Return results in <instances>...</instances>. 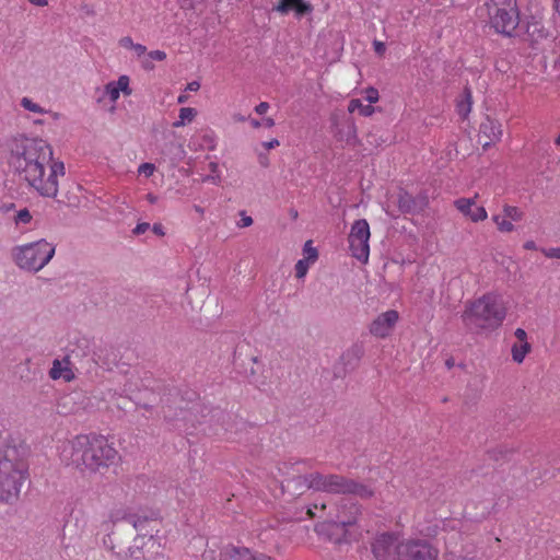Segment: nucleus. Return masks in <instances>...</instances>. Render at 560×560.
<instances>
[{
  "mask_svg": "<svg viewBox=\"0 0 560 560\" xmlns=\"http://www.w3.org/2000/svg\"><path fill=\"white\" fill-rule=\"evenodd\" d=\"M439 550L425 539L400 541L395 547V560H438Z\"/></svg>",
  "mask_w": 560,
  "mask_h": 560,
  "instance_id": "nucleus-10",
  "label": "nucleus"
},
{
  "mask_svg": "<svg viewBox=\"0 0 560 560\" xmlns=\"http://www.w3.org/2000/svg\"><path fill=\"white\" fill-rule=\"evenodd\" d=\"M457 209L466 215H469L474 222L485 220L487 218V211L483 207L476 206L471 199H458L456 201Z\"/></svg>",
  "mask_w": 560,
  "mask_h": 560,
  "instance_id": "nucleus-21",
  "label": "nucleus"
},
{
  "mask_svg": "<svg viewBox=\"0 0 560 560\" xmlns=\"http://www.w3.org/2000/svg\"><path fill=\"white\" fill-rule=\"evenodd\" d=\"M197 116V110L192 107H182L179 109V119L173 122L174 128L183 127L186 121L190 122Z\"/></svg>",
  "mask_w": 560,
  "mask_h": 560,
  "instance_id": "nucleus-34",
  "label": "nucleus"
},
{
  "mask_svg": "<svg viewBox=\"0 0 560 560\" xmlns=\"http://www.w3.org/2000/svg\"><path fill=\"white\" fill-rule=\"evenodd\" d=\"M272 10L282 15L293 12L295 19L301 20L302 18L310 15L313 12L314 7L306 0H279Z\"/></svg>",
  "mask_w": 560,
  "mask_h": 560,
  "instance_id": "nucleus-16",
  "label": "nucleus"
},
{
  "mask_svg": "<svg viewBox=\"0 0 560 560\" xmlns=\"http://www.w3.org/2000/svg\"><path fill=\"white\" fill-rule=\"evenodd\" d=\"M117 458L118 452L103 435H78L71 442L70 459L77 467L83 465L92 472L103 474Z\"/></svg>",
  "mask_w": 560,
  "mask_h": 560,
  "instance_id": "nucleus-2",
  "label": "nucleus"
},
{
  "mask_svg": "<svg viewBox=\"0 0 560 560\" xmlns=\"http://www.w3.org/2000/svg\"><path fill=\"white\" fill-rule=\"evenodd\" d=\"M149 518V523H144V529L142 532H136V535L140 536V537H145L148 538L149 536H154L153 533H158L159 529L155 528V526L153 525L156 524L158 522V518L156 517H153L152 516H147Z\"/></svg>",
  "mask_w": 560,
  "mask_h": 560,
  "instance_id": "nucleus-41",
  "label": "nucleus"
},
{
  "mask_svg": "<svg viewBox=\"0 0 560 560\" xmlns=\"http://www.w3.org/2000/svg\"><path fill=\"white\" fill-rule=\"evenodd\" d=\"M359 361L358 352H341L332 365L334 378H343L348 372L355 369Z\"/></svg>",
  "mask_w": 560,
  "mask_h": 560,
  "instance_id": "nucleus-19",
  "label": "nucleus"
},
{
  "mask_svg": "<svg viewBox=\"0 0 560 560\" xmlns=\"http://www.w3.org/2000/svg\"><path fill=\"white\" fill-rule=\"evenodd\" d=\"M132 49L136 51L137 56H139V57L144 55L147 51V47L142 44H135L132 46Z\"/></svg>",
  "mask_w": 560,
  "mask_h": 560,
  "instance_id": "nucleus-64",
  "label": "nucleus"
},
{
  "mask_svg": "<svg viewBox=\"0 0 560 560\" xmlns=\"http://www.w3.org/2000/svg\"><path fill=\"white\" fill-rule=\"evenodd\" d=\"M480 132L490 141L499 140L502 135L501 125L487 117L486 121L480 125Z\"/></svg>",
  "mask_w": 560,
  "mask_h": 560,
  "instance_id": "nucleus-28",
  "label": "nucleus"
},
{
  "mask_svg": "<svg viewBox=\"0 0 560 560\" xmlns=\"http://www.w3.org/2000/svg\"><path fill=\"white\" fill-rule=\"evenodd\" d=\"M528 352H512L513 361L516 363H522Z\"/></svg>",
  "mask_w": 560,
  "mask_h": 560,
  "instance_id": "nucleus-63",
  "label": "nucleus"
},
{
  "mask_svg": "<svg viewBox=\"0 0 560 560\" xmlns=\"http://www.w3.org/2000/svg\"><path fill=\"white\" fill-rule=\"evenodd\" d=\"M525 34L527 35V38L530 40L532 45L549 36V32L544 26V24L534 19L527 22Z\"/></svg>",
  "mask_w": 560,
  "mask_h": 560,
  "instance_id": "nucleus-24",
  "label": "nucleus"
},
{
  "mask_svg": "<svg viewBox=\"0 0 560 560\" xmlns=\"http://www.w3.org/2000/svg\"><path fill=\"white\" fill-rule=\"evenodd\" d=\"M74 339H75V348L78 350H84V349L90 348V346H91L90 345L91 341L88 338H85V337H80V338L79 337H74Z\"/></svg>",
  "mask_w": 560,
  "mask_h": 560,
  "instance_id": "nucleus-53",
  "label": "nucleus"
},
{
  "mask_svg": "<svg viewBox=\"0 0 560 560\" xmlns=\"http://www.w3.org/2000/svg\"><path fill=\"white\" fill-rule=\"evenodd\" d=\"M48 374L51 380L61 378L65 382L74 380L75 375L72 371V363L70 362L69 355L62 359H55Z\"/></svg>",
  "mask_w": 560,
  "mask_h": 560,
  "instance_id": "nucleus-20",
  "label": "nucleus"
},
{
  "mask_svg": "<svg viewBox=\"0 0 560 560\" xmlns=\"http://www.w3.org/2000/svg\"><path fill=\"white\" fill-rule=\"evenodd\" d=\"M304 259L310 262H315L318 258V252L315 247H313V241L308 240L305 242L303 246Z\"/></svg>",
  "mask_w": 560,
  "mask_h": 560,
  "instance_id": "nucleus-40",
  "label": "nucleus"
},
{
  "mask_svg": "<svg viewBox=\"0 0 560 560\" xmlns=\"http://www.w3.org/2000/svg\"><path fill=\"white\" fill-rule=\"evenodd\" d=\"M117 88L118 92H122L125 95H131L132 90L129 86V77L120 75L117 81H112Z\"/></svg>",
  "mask_w": 560,
  "mask_h": 560,
  "instance_id": "nucleus-42",
  "label": "nucleus"
},
{
  "mask_svg": "<svg viewBox=\"0 0 560 560\" xmlns=\"http://www.w3.org/2000/svg\"><path fill=\"white\" fill-rule=\"evenodd\" d=\"M234 370L248 382L257 383L264 372V363L253 352H233Z\"/></svg>",
  "mask_w": 560,
  "mask_h": 560,
  "instance_id": "nucleus-12",
  "label": "nucleus"
},
{
  "mask_svg": "<svg viewBox=\"0 0 560 560\" xmlns=\"http://www.w3.org/2000/svg\"><path fill=\"white\" fill-rule=\"evenodd\" d=\"M0 464L7 463L14 468L28 471L30 445L20 436L9 434L3 439L0 448Z\"/></svg>",
  "mask_w": 560,
  "mask_h": 560,
  "instance_id": "nucleus-8",
  "label": "nucleus"
},
{
  "mask_svg": "<svg viewBox=\"0 0 560 560\" xmlns=\"http://www.w3.org/2000/svg\"><path fill=\"white\" fill-rule=\"evenodd\" d=\"M218 342L220 348L225 347L226 350H237L238 348H243V345L240 341V336L233 331L221 334Z\"/></svg>",
  "mask_w": 560,
  "mask_h": 560,
  "instance_id": "nucleus-29",
  "label": "nucleus"
},
{
  "mask_svg": "<svg viewBox=\"0 0 560 560\" xmlns=\"http://www.w3.org/2000/svg\"><path fill=\"white\" fill-rule=\"evenodd\" d=\"M482 388L480 386V381L474 378L472 382H469L464 394L463 401L464 405L468 408L476 406L479 399L481 398Z\"/></svg>",
  "mask_w": 560,
  "mask_h": 560,
  "instance_id": "nucleus-25",
  "label": "nucleus"
},
{
  "mask_svg": "<svg viewBox=\"0 0 560 560\" xmlns=\"http://www.w3.org/2000/svg\"><path fill=\"white\" fill-rule=\"evenodd\" d=\"M269 108V104L267 102H261L255 107V112L258 115H264Z\"/></svg>",
  "mask_w": 560,
  "mask_h": 560,
  "instance_id": "nucleus-62",
  "label": "nucleus"
},
{
  "mask_svg": "<svg viewBox=\"0 0 560 560\" xmlns=\"http://www.w3.org/2000/svg\"><path fill=\"white\" fill-rule=\"evenodd\" d=\"M364 98H365V101L369 102L370 105H372L373 103H376L380 98L378 91L373 86H369L364 91Z\"/></svg>",
  "mask_w": 560,
  "mask_h": 560,
  "instance_id": "nucleus-49",
  "label": "nucleus"
},
{
  "mask_svg": "<svg viewBox=\"0 0 560 560\" xmlns=\"http://www.w3.org/2000/svg\"><path fill=\"white\" fill-rule=\"evenodd\" d=\"M149 58L156 61H163L166 58V54L162 50H152L148 54Z\"/></svg>",
  "mask_w": 560,
  "mask_h": 560,
  "instance_id": "nucleus-55",
  "label": "nucleus"
},
{
  "mask_svg": "<svg viewBox=\"0 0 560 560\" xmlns=\"http://www.w3.org/2000/svg\"><path fill=\"white\" fill-rule=\"evenodd\" d=\"M112 520V530L104 537V546L117 556H127L130 538L136 532L144 529V523H149L147 515L135 513H121L118 511Z\"/></svg>",
  "mask_w": 560,
  "mask_h": 560,
  "instance_id": "nucleus-4",
  "label": "nucleus"
},
{
  "mask_svg": "<svg viewBox=\"0 0 560 560\" xmlns=\"http://www.w3.org/2000/svg\"><path fill=\"white\" fill-rule=\"evenodd\" d=\"M119 94L120 93L112 81L105 85L104 95L108 96L112 102H116L119 98Z\"/></svg>",
  "mask_w": 560,
  "mask_h": 560,
  "instance_id": "nucleus-48",
  "label": "nucleus"
},
{
  "mask_svg": "<svg viewBox=\"0 0 560 560\" xmlns=\"http://www.w3.org/2000/svg\"><path fill=\"white\" fill-rule=\"evenodd\" d=\"M13 210H15V203L13 202H5L0 206V212L3 214H7Z\"/></svg>",
  "mask_w": 560,
  "mask_h": 560,
  "instance_id": "nucleus-59",
  "label": "nucleus"
},
{
  "mask_svg": "<svg viewBox=\"0 0 560 560\" xmlns=\"http://www.w3.org/2000/svg\"><path fill=\"white\" fill-rule=\"evenodd\" d=\"M310 264L311 262L304 258L298 260V262L295 264V277L298 279H302L306 276V273L308 271Z\"/></svg>",
  "mask_w": 560,
  "mask_h": 560,
  "instance_id": "nucleus-46",
  "label": "nucleus"
},
{
  "mask_svg": "<svg viewBox=\"0 0 560 560\" xmlns=\"http://www.w3.org/2000/svg\"><path fill=\"white\" fill-rule=\"evenodd\" d=\"M399 319V313L395 310H388L380 314L370 325V332L375 337L385 338L394 329Z\"/></svg>",
  "mask_w": 560,
  "mask_h": 560,
  "instance_id": "nucleus-15",
  "label": "nucleus"
},
{
  "mask_svg": "<svg viewBox=\"0 0 560 560\" xmlns=\"http://www.w3.org/2000/svg\"><path fill=\"white\" fill-rule=\"evenodd\" d=\"M338 511L339 520L322 524L318 533L335 545L348 544L351 540L348 527L355 524L361 506L351 498H345L340 500Z\"/></svg>",
  "mask_w": 560,
  "mask_h": 560,
  "instance_id": "nucleus-5",
  "label": "nucleus"
},
{
  "mask_svg": "<svg viewBox=\"0 0 560 560\" xmlns=\"http://www.w3.org/2000/svg\"><path fill=\"white\" fill-rule=\"evenodd\" d=\"M8 165L20 182L34 189L45 175V166L52 160L50 144L38 137L16 135L8 141Z\"/></svg>",
  "mask_w": 560,
  "mask_h": 560,
  "instance_id": "nucleus-1",
  "label": "nucleus"
},
{
  "mask_svg": "<svg viewBox=\"0 0 560 560\" xmlns=\"http://www.w3.org/2000/svg\"><path fill=\"white\" fill-rule=\"evenodd\" d=\"M55 246L46 240H39L12 249V257L20 269L37 272L54 257Z\"/></svg>",
  "mask_w": 560,
  "mask_h": 560,
  "instance_id": "nucleus-6",
  "label": "nucleus"
},
{
  "mask_svg": "<svg viewBox=\"0 0 560 560\" xmlns=\"http://www.w3.org/2000/svg\"><path fill=\"white\" fill-rule=\"evenodd\" d=\"M398 536L395 533L386 532L378 535L372 544V552L376 560H388L392 548H395Z\"/></svg>",
  "mask_w": 560,
  "mask_h": 560,
  "instance_id": "nucleus-17",
  "label": "nucleus"
},
{
  "mask_svg": "<svg viewBox=\"0 0 560 560\" xmlns=\"http://www.w3.org/2000/svg\"><path fill=\"white\" fill-rule=\"evenodd\" d=\"M287 487L288 488H292L293 489V494H303L304 492H306V488H305V485H304V481H302V478H301V475H298V476H293L291 478H289L287 480Z\"/></svg>",
  "mask_w": 560,
  "mask_h": 560,
  "instance_id": "nucleus-38",
  "label": "nucleus"
},
{
  "mask_svg": "<svg viewBox=\"0 0 560 560\" xmlns=\"http://www.w3.org/2000/svg\"><path fill=\"white\" fill-rule=\"evenodd\" d=\"M30 363V360H26V362L24 364H20L19 365V370H18V373H20V377L22 380H25V381H32L33 380V376L31 375L32 372L30 369H27V372H24V374L21 372V370H23L24 368H26V365ZM33 375H35V371L33 372Z\"/></svg>",
  "mask_w": 560,
  "mask_h": 560,
  "instance_id": "nucleus-52",
  "label": "nucleus"
},
{
  "mask_svg": "<svg viewBox=\"0 0 560 560\" xmlns=\"http://www.w3.org/2000/svg\"><path fill=\"white\" fill-rule=\"evenodd\" d=\"M198 407H199V405H198V404H195L190 410H184L183 408H180V415H182V417H180V418H174V417H173V415H172V408H171V406H167L166 408H165V407L163 408L164 418H165L166 420H182V421H187V420H188V416H190V415L192 413V411H197V410H198Z\"/></svg>",
  "mask_w": 560,
  "mask_h": 560,
  "instance_id": "nucleus-36",
  "label": "nucleus"
},
{
  "mask_svg": "<svg viewBox=\"0 0 560 560\" xmlns=\"http://www.w3.org/2000/svg\"><path fill=\"white\" fill-rule=\"evenodd\" d=\"M243 214V218L241 219V221L238 222V226L240 228H247V226H250L253 224V219L252 217H248V215H245L244 212H242Z\"/></svg>",
  "mask_w": 560,
  "mask_h": 560,
  "instance_id": "nucleus-60",
  "label": "nucleus"
},
{
  "mask_svg": "<svg viewBox=\"0 0 560 560\" xmlns=\"http://www.w3.org/2000/svg\"><path fill=\"white\" fill-rule=\"evenodd\" d=\"M374 50L377 55H383L386 50V46L383 42L374 40Z\"/></svg>",
  "mask_w": 560,
  "mask_h": 560,
  "instance_id": "nucleus-61",
  "label": "nucleus"
},
{
  "mask_svg": "<svg viewBox=\"0 0 560 560\" xmlns=\"http://www.w3.org/2000/svg\"><path fill=\"white\" fill-rule=\"evenodd\" d=\"M32 221V214L27 208H23L19 210L14 217V223L19 224H28Z\"/></svg>",
  "mask_w": 560,
  "mask_h": 560,
  "instance_id": "nucleus-45",
  "label": "nucleus"
},
{
  "mask_svg": "<svg viewBox=\"0 0 560 560\" xmlns=\"http://www.w3.org/2000/svg\"><path fill=\"white\" fill-rule=\"evenodd\" d=\"M359 110L360 114L364 117H369L373 115L376 110H381L380 107H374L373 105H364L360 98H352L349 102L348 110L353 113L354 110Z\"/></svg>",
  "mask_w": 560,
  "mask_h": 560,
  "instance_id": "nucleus-32",
  "label": "nucleus"
},
{
  "mask_svg": "<svg viewBox=\"0 0 560 560\" xmlns=\"http://www.w3.org/2000/svg\"><path fill=\"white\" fill-rule=\"evenodd\" d=\"M307 467L308 468L312 467V460H310V459H298L295 462H291V460L282 462L279 465L278 469H279V471L282 475H288L289 474V469H294L296 472H301L302 470H304Z\"/></svg>",
  "mask_w": 560,
  "mask_h": 560,
  "instance_id": "nucleus-31",
  "label": "nucleus"
},
{
  "mask_svg": "<svg viewBox=\"0 0 560 560\" xmlns=\"http://www.w3.org/2000/svg\"><path fill=\"white\" fill-rule=\"evenodd\" d=\"M21 105L30 110V112H33V113H39V114H43L45 113V109L42 108L38 104L34 103L31 98L28 97H23L21 100Z\"/></svg>",
  "mask_w": 560,
  "mask_h": 560,
  "instance_id": "nucleus-47",
  "label": "nucleus"
},
{
  "mask_svg": "<svg viewBox=\"0 0 560 560\" xmlns=\"http://www.w3.org/2000/svg\"><path fill=\"white\" fill-rule=\"evenodd\" d=\"M547 464L551 465V467L555 469V470H560V467L557 466L558 464V455L556 454H550L547 456Z\"/></svg>",
  "mask_w": 560,
  "mask_h": 560,
  "instance_id": "nucleus-57",
  "label": "nucleus"
},
{
  "mask_svg": "<svg viewBox=\"0 0 560 560\" xmlns=\"http://www.w3.org/2000/svg\"><path fill=\"white\" fill-rule=\"evenodd\" d=\"M156 541L154 536L140 537L136 535L133 537V542L128 547L127 556L137 560L147 559L150 555L153 553V548L155 547Z\"/></svg>",
  "mask_w": 560,
  "mask_h": 560,
  "instance_id": "nucleus-18",
  "label": "nucleus"
},
{
  "mask_svg": "<svg viewBox=\"0 0 560 560\" xmlns=\"http://www.w3.org/2000/svg\"><path fill=\"white\" fill-rule=\"evenodd\" d=\"M497 5L493 14H490V24L497 33L512 37L520 24V11L517 0H492Z\"/></svg>",
  "mask_w": 560,
  "mask_h": 560,
  "instance_id": "nucleus-7",
  "label": "nucleus"
},
{
  "mask_svg": "<svg viewBox=\"0 0 560 560\" xmlns=\"http://www.w3.org/2000/svg\"><path fill=\"white\" fill-rule=\"evenodd\" d=\"M336 137L339 141H345L350 147H357L360 143L357 136V127L352 120L347 121L342 128H339Z\"/></svg>",
  "mask_w": 560,
  "mask_h": 560,
  "instance_id": "nucleus-26",
  "label": "nucleus"
},
{
  "mask_svg": "<svg viewBox=\"0 0 560 560\" xmlns=\"http://www.w3.org/2000/svg\"><path fill=\"white\" fill-rule=\"evenodd\" d=\"M119 45L121 47L132 49V46L135 45V43L130 36H125V37L120 38Z\"/></svg>",
  "mask_w": 560,
  "mask_h": 560,
  "instance_id": "nucleus-58",
  "label": "nucleus"
},
{
  "mask_svg": "<svg viewBox=\"0 0 560 560\" xmlns=\"http://www.w3.org/2000/svg\"><path fill=\"white\" fill-rule=\"evenodd\" d=\"M370 236L371 232L369 222L365 219L355 220L351 226L348 241L352 256L361 262H366L369 260Z\"/></svg>",
  "mask_w": 560,
  "mask_h": 560,
  "instance_id": "nucleus-11",
  "label": "nucleus"
},
{
  "mask_svg": "<svg viewBox=\"0 0 560 560\" xmlns=\"http://www.w3.org/2000/svg\"><path fill=\"white\" fill-rule=\"evenodd\" d=\"M429 205L425 195L412 196L406 190H400L397 198V206L401 213L418 214L422 212Z\"/></svg>",
  "mask_w": 560,
  "mask_h": 560,
  "instance_id": "nucleus-14",
  "label": "nucleus"
},
{
  "mask_svg": "<svg viewBox=\"0 0 560 560\" xmlns=\"http://www.w3.org/2000/svg\"><path fill=\"white\" fill-rule=\"evenodd\" d=\"M493 222L497 224L498 230L500 232H512L514 230V225L511 221L505 220L499 214L493 215Z\"/></svg>",
  "mask_w": 560,
  "mask_h": 560,
  "instance_id": "nucleus-44",
  "label": "nucleus"
},
{
  "mask_svg": "<svg viewBox=\"0 0 560 560\" xmlns=\"http://www.w3.org/2000/svg\"><path fill=\"white\" fill-rule=\"evenodd\" d=\"M93 360H95L96 363H100L102 361L103 368L105 370L112 371L114 368H117L120 372H126L124 368L127 364L120 363V361L118 360L119 352H93Z\"/></svg>",
  "mask_w": 560,
  "mask_h": 560,
  "instance_id": "nucleus-22",
  "label": "nucleus"
},
{
  "mask_svg": "<svg viewBox=\"0 0 560 560\" xmlns=\"http://www.w3.org/2000/svg\"><path fill=\"white\" fill-rule=\"evenodd\" d=\"M544 254L549 258L560 259V247L549 248L547 250H544Z\"/></svg>",
  "mask_w": 560,
  "mask_h": 560,
  "instance_id": "nucleus-56",
  "label": "nucleus"
},
{
  "mask_svg": "<svg viewBox=\"0 0 560 560\" xmlns=\"http://www.w3.org/2000/svg\"><path fill=\"white\" fill-rule=\"evenodd\" d=\"M154 171L155 166L152 163H142L138 170L139 174H144L147 177L153 175Z\"/></svg>",
  "mask_w": 560,
  "mask_h": 560,
  "instance_id": "nucleus-50",
  "label": "nucleus"
},
{
  "mask_svg": "<svg viewBox=\"0 0 560 560\" xmlns=\"http://www.w3.org/2000/svg\"><path fill=\"white\" fill-rule=\"evenodd\" d=\"M28 471L20 470L7 463L0 464V501L13 503L19 499L21 486L26 480Z\"/></svg>",
  "mask_w": 560,
  "mask_h": 560,
  "instance_id": "nucleus-9",
  "label": "nucleus"
},
{
  "mask_svg": "<svg viewBox=\"0 0 560 560\" xmlns=\"http://www.w3.org/2000/svg\"><path fill=\"white\" fill-rule=\"evenodd\" d=\"M327 481L328 475H323L318 471L311 472L310 487L312 490L326 492Z\"/></svg>",
  "mask_w": 560,
  "mask_h": 560,
  "instance_id": "nucleus-33",
  "label": "nucleus"
},
{
  "mask_svg": "<svg viewBox=\"0 0 560 560\" xmlns=\"http://www.w3.org/2000/svg\"><path fill=\"white\" fill-rule=\"evenodd\" d=\"M506 310L494 295L486 294L478 299L465 311L463 317L466 325L479 332L494 330L502 325Z\"/></svg>",
  "mask_w": 560,
  "mask_h": 560,
  "instance_id": "nucleus-3",
  "label": "nucleus"
},
{
  "mask_svg": "<svg viewBox=\"0 0 560 560\" xmlns=\"http://www.w3.org/2000/svg\"><path fill=\"white\" fill-rule=\"evenodd\" d=\"M472 105V94L471 90L468 85H466L463 90L462 100L457 102V113L463 118L466 119L471 110Z\"/></svg>",
  "mask_w": 560,
  "mask_h": 560,
  "instance_id": "nucleus-27",
  "label": "nucleus"
},
{
  "mask_svg": "<svg viewBox=\"0 0 560 560\" xmlns=\"http://www.w3.org/2000/svg\"><path fill=\"white\" fill-rule=\"evenodd\" d=\"M30 363V360H26V362L24 364H20L19 365V370H18V373H20V377L22 380H25V381H32L33 380V376L31 375L32 372L30 369H27V372H24V374L21 372V370H23L24 368H26V365ZM33 375H35V371L33 372Z\"/></svg>",
  "mask_w": 560,
  "mask_h": 560,
  "instance_id": "nucleus-51",
  "label": "nucleus"
},
{
  "mask_svg": "<svg viewBox=\"0 0 560 560\" xmlns=\"http://www.w3.org/2000/svg\"><path fill=\"white\" fill-rule=\"evenodd\" d=\"M514 335L522 343L521 346H518L516 342L513 343L511 350H532V346L527 341V334L524 329L517 328Z\"/></svg>",
  "mask_w": 560,
  "mask_h": 560,
  "instance_id": "nucleus-39",
  "label": "nucleus"
},
{
  "mask_svg": "<svg viewBox=\"0 0 560 560\" xmlns=\"http://www.w3.org/2000/svg\"><path fill=\"white\" fill-rule=\"evenodd\" d=\"M351 479L342 475L329 474L327 481L328 493L348 494Z\"/></svg>",
  "mask_w": 560,
  "mask_h": 560,
  "instance_id": "nucleus-23",
  "label": "nucleus"
},
{
  "mask_svg": "<svg viewBox=\"0 0 560 560\" xmlns=\"http://www.w3.org/2000/svg\"><path fill=\"white\" fill-rule=\"evenodd\" d=\"M504 218H509L512 221H521L523 218V212L514 206L504 205L503 207Z\"/></svg>",
  "mask_w": 560,
  "mask_h": 560,
  "instance_id": "nucleus-43",
  "label": "nucleus"
},
{
  "mask_svg": "<svg viewBox=\"0 0 560 560\" xmlns=\"http://www.w3.org/2000/svg\"><path fill=\"white\" fill-rule=\"evenodd\" d=\"M348 494L355 495L362 500H368L374 495V490L371 489L368 485L351 479Z\"/></svg>",
  "mask_w": 560,
  "mask_h": 560,
  "instance_id": "nucleus-30",
  "label": "nucleus"
},
{
  "mask_svg": "<svg viewBox=\"0 0 560 560\" xmlns=\"http://www.w3.org/2000/svg\"><path fill=\"white\" fill-rule=\"evenodd\" d=\"M512 454L513 450L504 446H499L487 452L489 459L494 462H499L500 459L509 460Z\"/></svg>",
  "mask_w": 560,
  "mask_h": 560,
  "instance_id": "nucleus-35",
  "label": "nucleus"
},
{
  "mask_svg": "<svg viewBox=\"0 0 560 560\" xmlns=\"http://www.w3.org/2000/svg\"><path fill=\"white\" fill-rule=\"evenodd\" d=\"M50 172L46 179L44 176L40 177V184H36L34 190H36L42 197L56 198L58 194V176L65 175V164L60 161H50Z\"/></svg>",
  "mask_w": 560,
  "mask_h": 560,
  "instance_id": "nucleus-13",
  "label": "nucleus"
},
{
  "mask_svg": "<svg viewBox=\"0 0 560 560\" xmlns=\"http://www.w3.org/2000/svg\"><path fill=\"white\" fill-rule=\"evenodd\" d=\"M150 229V224L148 222H141L136 225L132 230L135 235H141Z\"/></svg>",
  "mask_w": 560,
  "mask_h": 560,
  "instance_id": "nucleus-54",
  "label": "nucleus"
},
{
  "mask_svg": "<svg viewBox=\"0 0 560 560\" xmlns=\"http://www.w3.org/2000/svg\"><path fill=\"white\" fill-rule=\"evenodd\" d=\"M236 552L243 558V560H275L272 557L258 552V551H252L247 548H244L243 551L236 549Z\"/></svg>",
  "mask_w": 560,
  "mask_h": 560,
  "instance_id": "nucleus-37",
  "label": "nucleus"
}]
</instances>
